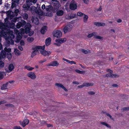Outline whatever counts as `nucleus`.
<instances>
[{
  "label": "nucleus",
  "mask_w": 129,
  "mask_h": 129,
  "mask_svg": "<svg viewBox=\"0 0 129 129\" xmlns=\"http://www.w3.org/2000/svg\"><path fill=\"white\" fill-rule=\"evenodd\" d=\"M111 76L112 78L118 77H119L118 75L114 74H112Z\"/></svg>",
  "instance_id": "a18cd8bd"
},
{
  "label": "nucleus",
  "mask_w": 129,
  "mask_h": 129,
  "mask_svg": "<svg viewBox=\"0 0 129 129\" xmlns=\"http://www.w3.org/2000/svg\"><path fill=\"white\" fill-rule=\"evenodd\" d=\"M66 41V38H58L55 41L57 43L62 44L65 42Z\"/></svg>",
  "instance_id": "2eb2a0df"
},
{
  "label": "nucleus",
  "mask_w": 129,
  "mask_h": 129,
  "mask_svg": "<svg viewBox=\"0 0 129 129\" xmlns=\"http://www.w3.org/2000/svg\"><path fill=\"white\" fill-rule=\"evenodd\" d=\"M55 85L57 86L58 87L61 88H62L64 90L66 91H68L67 89L61 84L56 83L55 84Z\"/></svg>",
  "instance_id": "412c9836"
},
{
  "label": "nucleus",
  "mask_w": 129,
  "mask_h": 129,
  "mask_svg": "<svg viewBox=\"0 0 129 129\" xmlns=\"http://www.w3.org/2000/svg\"><path fill=\"white\" fill-rule=\"evenodd\" d=\"M39 20L36 17L35 19V23L36 25H38L39 24Z\"/></svg>",
  "instance_id": "79ce46f5"
},
{
  "label": "nucleus",
  "mask_w": 129,
  "mask_h": 129,
  "mask_svg": "<svg viewBox=\"0 0 129 129\" xmlns=\"http://www.w3.org/2000/svg\"><path fill=\"white\" fill-rule=\"evenodd\" d=\"M72 26L70 24H67L66 25L63 29V31L65 34L70 31L72 29Z\"/></svg>",
  "instance_id": "39448f33"
},
{
  "label": "nucleus",
  "mask_w": 129,
  "mask_h": 129,
  "mask_svg": "<svg viewBox=\"0 0 129 129\" xmlns=\"http://www.w3.org/2000/svg\"><path fill=\"white\" fill-rule=\"evenodd\" d=\"M9 70V72H10L12 71L14 68V66L12 64H10L8 67Z\"/></svg>",
  "instance_id": "cd10ccee"
},
{
  "label": "nucleus",
  "mask_w": 129,
  "mask_h": 129,
  "mask_svg": "<svg viewBox=\"0 0 129 129\" xmlns=\"http://www.w3.org/2000/svg\"><path fill=\"white\" fill-rule=\"evenodd\" d=\"M63 11L62 10H59L57 11L56 12V14L57 16H61L63 15Z\"/></svg>",
  "instance_id": "c85d7f7f"
},
{
  "label": "nucleus",
  "mask_w": 129,
  "mask_h": 129,
  "mask_svg": "<svg viewBox=\"0 0 129 129\" xmlns=\"http://www.w3.org/2000/svg\"><path fill=\"white\" fill-rule=\"evenodd\" d=\"M93 84L92 83H84L82 85L78 86L77 87L78 88H82L84 87H88L90 86H92L93 85Z\"/></svg>",
  "instance_id": "4468645a"
},
{
  "label": "nucleus",
  "mask_w": 129,
  "mask_h": 129,
  "mask_svg": "<svg viewBox=\"0 0 129 129\" xmlns=\"http://www.w3.org/2000/svg\"><path fill=\"white\" fill-rule=\"evenodd\" d=\"M77 15L80 16H84L83 17V21L86 22L87 20L88 17L87 15H86L81 12H78L77 13Z\"/></svg>",
  "instance_id": "0eeeda50"
},
{
  "label": "nucleus",
  "mask_w": 129,
  "mask_h": 129,
  "mask_svg": "<svg viewBox=\"0 0 129 129\" xmlns=\"http://www.w3.org/2000/svg\"><path fill=\"white\" fill-rule=\"evenodd\" d=\"M100 124L106 126L108 128H111V126L109 125L105 122H101L100 123Z\"/></svg>",
  "instance_id": "7c9ffc66"
},
{
  "label": "nucleus",
  "mask_w": 129,
  "mask_h": 129,
  "mask_svg": "<svg viewBox=\"0 0 129 129\" xmlns=\"http://www.w3.org/2000/svg\"><path fill=\"white\" fill-rule=\"evenodd\" d=\"M19 12V11L18 9L15 10L14 12H12L11 10H9V11H6V14L8 16H10L13 17L17 16Z\"/></svg>",
  "instance_id": "7ed1b4c3"
},
{
  "label": "nucleus",
  "mask_w": 129,
  "mask_h": 129,
  "mask_svg": "<svg viewBox=\"0 0 129 129\" xmlns=\"http://www.w3.org/2000/svg\"><path fill=\"white\" fill-rule=\"evenodd\" d=\"M34 33V32L33 31H30L29 32V33H29L28 35L29 36H31Z\"/></svg>",
  "instance_id": "603ef678"
},
{
  "label": "nucleus",
  "mask_w": 129,
  "mask_h": 129,
  "mask_svg": "<svg viewBox=\"0 0 129 129\" xmlns=\"http://www.w3.org/2000/svg\"><path fill=\"white\" fill-rule=\"evenodd\" d=\"M94 24L95 25L98 26H104L105 25V23L103 22H95Z\"/></svg>",
  "instance_id": "b1692460"
},
{
  "label": "nucleus",
  "mask_w": 129,
  "mask_h": 129,
  "mask_svg": "<svg viewBox=\"0 0 129 129\" xmlns=\"http://www.w3.org/2000/svg\"><path fill=\"white\" fill-rule=\"evenodd\" d=\"M88 94L93 95H94L95 94V92H92V91H89L88 92Z\"/></svg>",
  "instance_id": "052dcab7"
},
{
  "label": "nucleus",
  "mask_w": 129,
  "mask_h": 129,
  "mask_svg": "<svg viewBox=\"0 0 129 129\" xmlns=\"http://www.w3.org/2000/svg\"><path fill=\"white\" fill-rule=\"evenodd\" d=\"M96 34V33H92L88 35L87 36V37L88 38H90L93 36H95Z\"/></svg>",
  "instance_id": "2f4dec72"
},
{
  "label": "nucleus",
  "mask_w": 129,
  "mask_h": 129,
  "mask_svg": "<svg viewBox=\"0 0 129 129\" xmlns=\"http://www.w3.org/2000/svg\"><path fill=\"white\" fill-rule=\"evenodd\" d=\"M70 9L72 10H75L77 9V3L74 0H72L69 5Z\"/></svg>",
  "instance_id": "20e7f679"
},
{
  "label": "nucleus",
  "mask_w": 129,
  "mask_h": 129,
  "mask_svg": "<svg viewBox=\"0 0 129 129\" xmlns=\"http://www.w3.org/2000/svg\"><path fill=\"white\" fill-rule=\"evenodd\" d=\"M59 65V63L56 61H54L53 62L51 63L49 65V66H57Z\"/></svg>",
  "instance_id": "5701e85b"
},
{
  "label": "nucleus",
  "mask_w": 129,
  "mask_h": 129,
  "mask_svg": "<svg viewBox=\"0 0 129 129\" xmlns=\"http://www.w3.org/2000/svg\"><path fill=\"white\" fill-rule=\"evenodd\" d=\"M17 4L16 3L12 2L11 3V9H12L16 7V6Z\"/></svg>",
  "instance_id": "473e14b6"
},
{
  "label": "nucleus",
  "mask_w": 129,
  "mask_h": 129,
  "mask_svg": "<svg viewBox=\"0 0 129 129\" xmlns=\"http://www.w3.org/2000/svg\"><path fill=\"white\" fill-rule=\"evenodd\" d=\"M53 34L54 36L59 38L62 36V33L60 30H57L54 31L53 33Z\"/></svg>",
  "instance_id": "1a4fd4ad"
},
{
  "label": "nucleus",
  "mask_w": 129,
  "mask_h": 129,
  "mask_svg": "<svg viewBox=\"0 0 129 129\" xmlns=\"http://www.w3.org/2000/svg\"><path fill=\"white\" fill-rule=\"evenodd\" d=\"M5 106L7 107H12L13 106V105L12 104H6Z\"/></svg>",
  "instance_id": "680f3d73"
},
{
  "label": "nucleus",
  "mask_w": 129,
  "mask_h": 129,
  "mask_svg": "<svg viewBox=\"0 0 129 129\" xmlns=\"http://www.w3.org/2000/svg\"><path fill=\"white\" fill-rule=\"evenodd\" d=\"M9 18L7 17L4 19L5 23H4V27H7L8 28L14 29L15 27V25L14 23L10 22L8 21Z\"/></svg>",
  "instance_id": "f03ea898"
},
{
  "label": "nucleus",
  "mask_w": 129,
  "mask_h": 129,
  "mask_svg": "<svg viewBox=\"0 0 129 129\" xmlns=\"http://www.w3.org/2000/svg\"><path fill=\"white\" fill-rule=\"evenodd\" d=\"M30 10L33 13L39 14V11L37 8L35 6H32L30 9Z\"/></svg>",
  "instance_id": "9d476101"
},
{
  "label": "nucleus",
  "mask_w": 129,
  "mask_h": 129,
  "mask_svg": "<svg viewBox=\"0 0 129 129\" xmlns=\"http://www.w3.org/2000/svg\"><path fill=\"white\" fill-rule=\"evenodd\" d=\"M7 56L9 59H11L12 57V55L11 53L9 52L7 53Z\"/></svg>",
  "instance_id": "e433bc0d"
},
{
  "label": "nucleus",
  "mask_w": 129,
  "mask_h": 129,
  "mask_svg": "<svg viewBox=\"0 0 129 129\" xmlns=\"http://www.w3.org/2000/svg\"><path fill=\"white\" fill-rule=\"evenodd\" d=\"M76 14L75 13L74 14H71L70 16H71V18L72 19L74 18H75L76 16Z\"/></svg>",
  "instance_id": "3c124183"
},
{
  "label": "nucleus",
  "mask_w": 129,
  "mask_h": 129,
  "mask_svg": "<svg viewBox=\"0 0 129 129\" xmlns=\"http://www.w3.org/2000/svg\"><path fill=\"white\" fill-rule=\"evenodd\" d=\"M14 52L15 53H17V54H20V51L17 49H15L14 50Z\"/></svg>",
  "instance_id": "4d7b16f0"
},
{
  "label": "nucleus",
  "mask_w": 129,
  "mask_h": 129,
  "mask_svg": "<svg viewBox=\"0 0 129 129\" xmlns=\"http://www.w3.org/2000/svg\"><path fill=\"white\" fill-rule=\"evenodd\" d=\"M14 129H22L20 126H15L13 128Z\"/></svg>",
  "instance_id": "bf43d9fd"
},
{
  "label": "nucleus",
  "mask_w": 129,
  "mask_h": 129,
  "mask_svg": "<svg viewBox=\"0 0 129 129\" xmlns=\"http://www.w3.org/2000/svg\"><path fill=\"white\" fill-rule=\"evenodd\" d=\"M8 84L9 82H7L5 84H3L1 87V89L2 90H4L6 89Z\"/></svg>",
  "instance_id": "c756f323"
},
{
  "label": "nucleus",
  "mask_w": 129,
  "mask_h": 129,
  "mask_svg": "<svg viewBox=\"0 0 129 129\" xmlns=\"http://www.w3.org/2000/svg\"><path fill=\"white\" fill-rule=\"evenodd\" d=\"M45 8H46V7H45V5L44 4H43L42 6V9H43V10H44L45 9Z\"/></svg>",
  "instance_id": "774afa93"
},
{
  "label": "nucleus",
  "mask_w": 129,
  "mask_h": 129,
  "mask_svg": "<svg viewBox=\"0 0 129 129\" xmlns=\"http://www.w3.org/2000/svg\"><path fill=\"white\" fill-rule=\"evenodd\" d=\"M18 48L21 51H22L23 50V48L21 46H18Z\"/></svg>",
  "instance_id": "338daca9"
},
{
  "label": "nucleus",
  "mask_w": 129,
  "mask_h": 129,
  "mask_svg": "<svg viewBox=\"0 0 129 129\" xmlns=\"http://www.w3.org/2000/svg\"><path fill=\"white\" fill-rule=\"evenodd\" d=\"M23 9V10L25 12H26L28 10H30V8L26 4L24 5L22 7Z\"/></svg>",
  "instance_id": "f3484780"
},
{
  "label": "nucleus",
  "mask_w": 129,
  "mask_h": 129,
  "mask_svg": "<svg viewBox=\"0 0 129 129\" xmlns=\"http://www.w3.org/2000/svg\"><path fill=\"white\" fill-rule=\"evenodd\" d=\"M51 40L50 37H48L46 40L45 44L46 46H48L51 43Z\"/></svg>",
  "instance_id": "4be33fe9"
},
{
  "label": "nucleus",
  "mask_w": 129,
  "mask_h": 129,
  "mask_svg": "<svg viewBox=\"0 0 129 129\" xmlns=\"http://www.w3.org/2000/svg\"><path fill=\"white\" fill-rule=\"evenodd\" d=\"M26 23V22L25 21L21 20V22H19L17 23L16 25V27L17 28H19L21 27H24Z\"/></svg>",
  "instance_id": "423d86ee"
},
{
  "label": "nucleus",
  "mask_w": 129,
  "mask_h": 129,
  "mask_svg": "<svg viewBox=\"0 0 129 129\" xmlns=\"http://www.w3.org/2000/svg\"><path fill=\"white\" fill-rule=\"evenodd\" d=\"M21 38L20 37H18L16 39V40L15 41V42L16 43L19 42L20 41Z\"/></svg>",
  "instance_id": "864d4df0"
},
{
  "label": "nucleus",
  "mask_w": 129,
  "mask_h": 129,
  "mask_svg": "<svg viewBox=\"0 0 129 129\" xmlns=\"http://www.w3.org/2000/svg\"><path fill=\"white\" fill-rule=\"evenodd\" d=\"M28 76L32 79H35L36 77L34 73L30 72L27 74Z\"/></svg>",
  "instance_id": "aec40b11"
},
{
  "label": "nucleus",
  "mask_w": 129,
  "mask_h": 129,
  "mask_svg": "<svg viewBox=\"0 0 129 129\" xmlns=\"http://www.w3.org/2000/svg\"><path fill=\"white\" fill-rule=\"evenodd\" d=\"M25 68L27 70L29 71L32 70L34 69V68L30 67V66H25Z\"/></svg>",
  "instance_id": "4c0bfd02"
},
{
  "label": "nucleus",
  "mask_w": 129,
  "mask_h": 129,
  "mask_svg": "<svg viewBox=\"0 0 129 129\" xmlns=\"http://www.w3.org/2000/svg\"><path fill=\"white\" fill-rule=\"evenodd\" d=\"M42 48L41 46H36L34 48H33V50H34V51L37 52L38 50Z\"/></svg>",
  "instance_id": "393cba45"
},
{
  "label": "nucleus",
  "mask_w": 129,
  "mask_h": 129,
  "mask_svg": "<svg viewBox=\"0 0 129 129\" xmlns=\"http://www.w3.org/2000/svg\"><path fill=\"white\" fill-rule=\"evenodd\" d=\"M4 50L5 51H4L5 52V53H6V52H7V53H8L9 52H10L11 51V49L10 48H9L8 49L6 47L4 49ZM4 51V50H3Z\"/></svg>",
  "instance_id": "72a5a7b5"
},
{
  "label": "nucleus",
  "mask_w": 129,
  "mask_h": 129,
  "mask_svg": "<svg viewBox=\"0 0 129 129\" xmlns=\"http://www.w3.org/2000/svg\"><path fill=\"white\" fill-rule=\"evenodd\" d=\"M40 53L44 56H49L51 54V52L50 51H47L45 50H41Z\"/></svg>",
  "instance_id": "f8f14e48"
},
{
  "label": "nucleus",
  "mask_w": 129,
  "mask_h": 129,
  "mask_svg": "<svg viewBox=\"0 0 129 129\" xmlns=\"http://www.w3.org/2000/svg\"><path fill=\"white\" fill-rule=\"evenodd\" d=\"M6 53L3 51H2L0 54V60H2L3 58L6 57Z\"/></svg>",
  "instance_id": "6ab92c4d"
},
{
  "label": "nucleus",
  "mask_w": 129,
  "mask_h": 129,
  "mask_svg": "<svg viewBox=\"0 0 129 129\" xmlns=\"http://www.w3.org/2000/svg\"><path fill=\"white\" fill-rule=\"evenodd\" d=\"M37 1V0H26V3L30 7L31 5H33L32 3L35 4Z\"/></svg>",
  "instance_id": "ddd939ff"
},
{
  "label": "nucleus",
  "mask_w": 129,
  "mask_h": 129,
  "mask_svg": "<svg viewBox=\"0 0 129 129\" xmlns=\"http://www.w3.org/2000/svg\"><path fill=\"white\" fill-rule=\"evenodd\" d=\"M70 63L71 64H76V63L74 61H70Z\"/></svg>",
  "instance_id": "0e129e2a"
},
{
  "label": "nucleus",
  "mask_w": 129,
  "mask_h": 129,
  "mask_svg": "<svg viewBox=\"0 0 129 129\" xmlns=\"http://www.w3.org/2000/svg\"><path fill=\"white\" fill-rule=\"evenodd\" d=\"M19 122L20 123V124H21L22 126L23 127H24L26 125L28 124L29 122V121L28 119H25L23 121L22 123L21 122V121H20Z\"/></svg>",
  "instance_id": "dca6fc26"
},
{
  "label": "nucleus",
  "mask_w": 129,
  "mask_h": 129,
  "mask_svg": "<svg viewBox=\"0 0 129 129\" xmlns=\"http://www.w3.org/2000/svg\"><path fill=\"white\" fill-rule=\"evenodd\" d=\"M46 60L45 59H44L43 60H41L39 62V63H43Z\"/></svg>",
  "instance_id": "69168bd1"
},
{
  "label": "nucleus",
  "mask_w": 129,
  "mask_h": 129,
  "mask_svg": "<svg viewBox=\"0 0 129 129\" xmlns=\"http://www.w3.org/2000/svg\"><path fill=\"white\" fill-rule=\"evenodd\" d=\"M3 73L2 72H0V80L2 79L3 77Z\"/></svg>",
  "instance_id": "09e8293b"
},
{
  "label": "nucleus",
  "mask_w": 129,
  "mask_h": 129,
  "mask_svg": "<svg viewBox=\"0 0 129 129\" xmlns=\"http://www.w3.org/2000/svg\"><path fill=\"white\" fill-rule=\"evenodd\" d=\"M15 35L12 31L9 29H4L0 31V43L1 42V37L3 36L8 45H14V41L12 39L14 38Z\"/></svg>",
  "instance_id": "f257e3e1"
},
{
  "label": "nucleus",
  "mask_w": 129,
  "mask_h": 129,
  "mask_svg": "<svg viewBox=\"0 0 129 129\" xmlns=\"http://www.w3.org/2000/svg\"><path fill=\"white\" fill-rule=\"evenodd\" d=\"M11 5L8 3H6L5 4L4 8V10H7L9 9L10 8Z\"/></svg>",
  "instance_id": "a878e982"
},
{
  "label": "nucleus",
  "mask_w": 129,
  "mask_h": 129,
  "mask_svg": "<svg viewBox=\"0 0 129 129\" xmlns=\"http://www.w3.org/2000/svg\"><path fill=\"white\" fill-rule=\"evenodd\" d=\"M24 27L25 28V33L27 34L30 31V28L31 27V25L30 24L28 23H26Z\"/></svg>",
  "instance_id": "6e6552de"
},
{
  "label": "nucleus",
  "mask_w": 129,
  "mask_h": 129,
  "mask_svg": "<svg viewBox=\"0 0 129 129\" xmlns=\"http://www.w3.org/2000/svg\"><path fill=\"white\" fill-rule=\"evenodd\" d=\"M4 23L0 22V29H2V30L4 29H6V28H4Z\"/></svg>",
  "instance_id": "c9c22d12"
},
{
  "label": "nucleus",
  "mask_w": 129,
  "mask_h": 129,
  "mask_svg": "<svg viewBox=\"0 0 129 129\" xmlns=\"http://www.w3.org/2000/svg\"><path fill=\"white\" fill-rule=\"evenodd\" d=\"M107 71L110 73H112L113 72L112 70L109 69H107Z\"/></svg>",
  "instance_id": "e2e57ef3"
},
{
  "label": "nucleus",
  "mask_w": 129,
  "mask_h": 129,
  "mask_svg": "<svg viewBox=\"0 0 129 129\" xmlns=\"http://www.w3.org/2000/svg\"><path fill=\"white\" fill-rule=\"evenodd\" d=\"M52 4L54 6V9L55 10L58 9L61 6L58 1H56L55 3H52Z\"/></svg>",
  "instance_id": "9b49d317"
},
{
  "label": "nucleus",
  "mask_w": 129,
  "mask_h": 129,
  "mask_svg": "<svg viewBox=\"0 0 129 129\" xmlns=\"http://www.w3.org/2000/svg\"><path fill=\"white\" fill-rule=\"evenodd\" d=\"M75 71L76 72L78 73L82 74L83 73V71H81L79 70H76Z\"/></svg>",
  "instance_id": "8fccbe9b"
},
{
  "label": "nucleus",
  "mask_w": 129,
  "mask_h": 129,
  "mask_svg": "<svg viewBox=\"0 0 129 129\" xmlns=\"http://www.w3.org/2000/svg\"><path fill=\"white\" fill-rule=\"evenodd\" d=\"M111 75H112V74H111V73H108V74H107L106 75V77H112Z\"/></svg>",
  "instance_id": "6e6d98bb"
},
{
  "label": "nucleus",
  "mask_w": 129,
  "mask_h": 129,
  "mask_svg": "<svg viewBox=\"0 0 129 129\" xmlns=\"http://www.w3.org/2000/svg\"><path fill=\"white\" fill-rule=\"evenodd\" d=\"M121 110L124 111H129V107H125L122 108Z\"/></svg>",
  "instance_id": "49530a36"
},
{
  "label": "nucleus",
  "mask_w": 129,
  "mask_h": 129,
  "mask_svg": "<svg viewBox=\"0 0 129 129\" xmlns=\"http://www.w3.org/2000/svg\"><path fill=\"white\" fill-rule=\"evenodd\" d=\"M53 8L51 5L47 6L46 7L45 9L47 11H50L53 10Z\"/></svg>",
  "instance_id": "bb28decb"
},
{
  "label": "nucleus",
  "mask_w": 129,
  "mask_h": 129,
  "mask_svg": "<svg viewBox=\"0 0 129 129\" xmlns=\"http://www.w3.org/2000/svg\"><path fill=\"white\" fill-rule=\"evenodd\" d=\"M2 60H0V69H2L4 66L5 64Z\"/></svg>",
  "instance_id": "f704fd0d"
},
{
  "label": "nucleus",
  "mask_w": 129,
  "mask_h": 129,
  "mask_svg": "<svg viewBox=\"0 0 129 129\" xmlns=\"http://www.w3.org/2000/svg\"><path fill=\"white\" fill-rule=\"evenodd\" d=\"M34 40V39L33 38L28 37L27 38V41L30 43L32 42Z\"/></svg>",
  "instance_id": "58836bf2"
},
{
  "label": "nucleus",
  "mask_w": 129,
  "mask_h": 129,
  "mask_svg": "<svg viewBox=\"0 0 129 129\" xmlns=\"http://www.w3.org/2000/svg\"><path fill=\"white\" fill-rule=\"evenodd\" d=\"M37 52L33 51V52H32V54L31 56V57H33L34 56H35L37 54Z\"/></svg>",
  "instance_id": "c03bdc74"
},
{
  "label": "nucleus",
  "mask_w": 129,
  "mask_h": 129,
  "mask_svg": "<svg viewBox=\"0 0 129 129\" xmlns=\"http://www.w3.org/2000/svg\"><path fill=\"white\" fill-rule=\"evenodd\" d=\"M12 2L16 3L17 4H18L19 3L20 0H12Z\"/></svg>",
  "instance_id": "de8ad7c7"
},
{
  "label": "nucleus",
  "mask_w": 129,
  "mask_h": 129,
  "mask_svg": "<svg viewBox=\"0 0 129 129\" xmlns=\"http://www.w3.org/2000/svg\"><path fill=\"white\" fill-rule=\"evenodd\" d=\"M94 38L100 40H103V37L98 36H96L94 37Z\"/></svg>",
  "instance_id": "37998d69"
},
{
  "label": "nucleus",
  "mask_w": 129,
  "mask_h": 129,
  "mask_svg": "<svg viewBox=\"0 0 129 129\" xmlns=\"http://www.w3.org/2000/svg\"><path fill=\"white\" fill-rule=\"evenodd\" d=\"M22 17L24 19H27L28 18V15L27 13H24L23 15H22Z\"/></svg>",
  "instance_id": "ea45409f"
},
{
  "label": "nucleus",
  "mask_w": 129,
  "mask_h": 129,
  "mask_svg": "<svg viewBox=\"0 0 129 129\" xmlns=\"http://www.w3.org/2000/svg\"><path fill=\"white\" fill-rule=\"evenodd\" d=\"M20 44L21 45L23 46L25 44L24 42V41L21 40L20 42Z\"/></svg>",
  "instance_id": "5fc2aeb1"
},
{
  "label": "nucleus",
  "mask_w": 129,
  "mask_h": 129,
  "mask_svg": "<svg viewBox=\"0 0 129 129\" xmlns=\"http://www.w3.org/2000/svg\"><path fill=\"white\" fill-rule=\"evenodd\" d=\"M47 27L46 26H45L43 27L41 29V33L43 34H44L46 32L47 30Z\"/></svg>",
  "instance_id": "a211bd4d"
},
{
  "label": "nucleus",
  "mask_w": 129,
  "mask_h": 129,
  "mask_svg": "<svg viewBox=\"0 0 129 129\" xmlns=\"http://www.w3.org/2000/svg\"><path fill=\"white\" fill-rule=\"evenodd\" d=\"M81 51L83 53H84L85 54L88 53V52H89V50H87L82 49H81Z\"/></svg>",
  "instance_id": "a19ab883"
},
{
  "label": "nucleus",
  "mask_w": 129,
  "mask_h": 129,
  "mask_svg": "<svg viewBox=\"0 0 129 129\" xmlns=\"http://www.w3.org/2000/svg\"><path fill=\"white\" fill-rule=\"evenodd\" d=\"M18 19L16 18H15L13 19L11 21L12 22H16L17 21Z\"/></svg>",
  "instance_id": "13d9d810"
}]
</instances>
